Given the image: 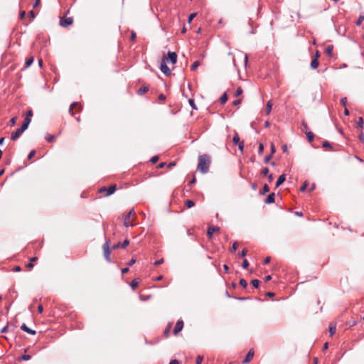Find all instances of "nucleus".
I'll return each mask as SVG.
<instances>
[{
  "label": "nucleus",
  "instance_id": "nucleus-24",
  "mask_svg": "<svg viewBox=\"0 0 364 364\" xmlns=\"http://www.w3.org/2000/svg\"><path fill=\"white\" fill-rule=\"evenodd\" d=\"M336 331V325L332 324V323L330 324V326H329V333H330V335L333 336V334H335Z\"/></svg>",
  "mask_w": 364,
  "mask_h": 364
},
{
  "label": "nucleus",
  "instance_id": "nucleus-13",
  "mask_svg": "<svg viewBox=\"0 0 364 364\" xmlns=\"http://www.w3.org/2000/svg\"><path fill=\"white\" fill-rule=\"evenodd\" d=\"M116 190H117L116 184L110 186L109 187L107 188L105 196H111L112 194H113L115 192Z\"/></svg>",
  "mask_w": 364,
  "mask_h": 364
},
{
  "label": "nucleus",
  "instance_id": "nucleus-53",
  "mask_svg": "<svg viewBox=\"0 0 364 364\" xmlns=\"http://www.w3.org/2000/svg\"><path fill=\"white\" fill-rule=\"evenodd\" d=\"M171 324L170 323L165 329L164 331V334L166 336H168V333H169V331H170V328H171Z\"/></svg>",
  "mask_w": 364,
  "mask_h": 364
},
{
  "label": "nucleus",
  "instance_id": "nucleus-15",
  "mask_svg": "<svg viewBox=\"0 0 364 364\" xmlns=\"http://www.w3.org/2000/svg\"><path fill=\"white\" fill-rule=\"evenodd\" d=\"M148 91H149V86L144 85L137 90V94L139 95H142L145 94L146 92H147Z\"/></svg>",
  "mask_w": 364,
  "mask_h": 364
},
{
  "label": "nucleus",
  "instance_id": "nucleus-58",
  "mask_svg": "<svg viewBox=\"0 0 364 364\" xmlns=\"http://www.w3.org/2000/svg\"><path fill=\"white\" fill-rule=\"evenodd\" d=\"M136 38V33L134 31H132L131 37H130L131 41H135Z\"/></svg>",
  "mask_w": 364,
  "mask_h": 364
},
{
  "label": "nucleus",
  "instance_id": "nucleus-9",
  "mask_svg": "<svg viewBox=\"0 0 364 364\" xmlns=\"http://www.w3.org/2000/svg\"><path fill=\"white\" fill-rule=\"evenodd\" d=\"M21 329L24 331V332H26L27 333L30 334V335H36V331L30 328L29 327H28L25 323H23L21 326Z\"/></svg>",
  "mask_w": 364,
  "mask_h": 364
},
{
  "label": "nucleus",
  "instance_id": "nucleus-4",
  "mask_svg": "<svg viewBox=\"0 0 364 364\" xmlns=\"http://www.w3.org/2000/svg\"><path fill=\"white\" fill-rule=\"evenodd\" d=\"M135 211L134 209L130 210L127 214L125 216L124 220V225L127 228L128 227H132L134 225L133 223L129 222L130 217L132 215H135Z\"/></svg>",
  "mask_w": 364,
  "mask_h": 364
},
{
  "label": "nucleus",
  "instance_id": "nucleus-7",
  "mask_svg": "<svg viewBox=\"0 0 364 364\" xmlns=\"http://www.w3.org/2000/svg\"><path fill=\"white\" fill-rule=\"evenodd\" d=\"M73 18H71V17L61 18L60 21V25L62 27L65 28V27L71 25L73 23Z\"/></svg>",
  "mask_w": 364,
  "mask_h": 364
},
{
  "label": "nucleus",
  "instance_id": "nucleus-16",
  "mask_svg": "<svg viewBox=\"0 0 364 364\" xmlns=\"http://www.w3.org/2000/svg\"><path fill=\"white\" fill-rule=\"evenodd\" d=\"M318 65H319L318 60L316 58H314L311 62L310 67L311 69L315 70V69L318 68Z\"/></svg>",
  "mask_w": 364,
  "mask_h": 364
},
{
  "label": "nucleus",
  "instance_id": "nucleus-35",
  "mask_svg": "<svg viewBox=\"0 0 364 364\" xmlns=\"http://www.w3.org/2000/svg\"><path fill=\"white\" fill-rule=\"evenodd\" d=\"M200 65V62L198 60L195 61L191 65V70H195Z\"/></svg>",
  "mask_w": 364,
  "mask_h": 364
},
{
  "label": "nucleus",
  "instance_id": "nucleus-55",
  "mask_svg": "<svg viewBox=\"0 0 364 364\" xmlns=\"http://www.w3.org/2000/svg\"><path fill=\"white\" fill-rule=\"evenodd\" d=\"M242 102V100L241 99H237V100H235L232 102V105L233 106H237L238 105H240Z\"/></svg>",
  "mask_w": 364,
  "mask_h": 364
},
{
  "label": "nucleus",
  "instance_id": "nucleus-44",
  "mask_svg": "<svg viewBox=\"0 0 364 364\" xmlns=\"http://www.w3.org/2000/svg\"><path fill=\"white\" fill-rule=\"evenodd\" d=\"M268 173H269V168L267 167H265L264 168H263L261 172L262 175L264 176H267Z\"/></svg>",
  "mask_w": 364,
  "mask_h": 364
},
{
  "label": "nucleus",
  "instance_id": "nucleus-6",
  "mask_svg": "<svg viewBox=\"0 0 364 364\" xmlns=\"http://www.w3.org/2000/svg\"><path fill=\"white\" fill-rule=\"evenodd\" d=\"M183 328V321L182 320H178L173 328V334L177 335L179 332L182 331Z\"/></svg>",
  "mask_w": 364,
  "mask_h": 364
},
{
  "label": "nucleus",
  "instance_id": "nucleus-21",
  "mask_svg": "<svg viewBox=\"0 0 364 364\" xmlns=\"http://www.w3.org/2000/svg\"><path fill=\"white\" fill-rule=\"evenodd\" d=\"M306 135L307 139L309 142H311L314 141V134L311 132H310V131L306 132Z\"/></svg>",
  "mask_w": 364,
  "mask_h": 364
},
{
  "label": "nucleus",
  "instance_id": "nucleus-37",
  "mask_svg": "<svg viewBox=\"0 0 364 364\" xmlns=\"http://www.w3.org/2000/svg\"><path fill=\"white\" fill-rule=\"evenodd\" d=\"M237 242H235L232 244V247H230V251L231 252H235L237 250Z\"/></svg>",
  "mask_w": 364,
  "mask_h": 364
},
{
  "label": "nucleus",
  "instance_id": "nucleus-42",
  "mask_svg": "<svg viewBox=\"0 0 364 364\" xmlns=\"http://www.w3.org/2000/svg\"><path fill=\"white\" fill-rule=\"evenodd\" d=\"M138 285V282L136 279H134L130 283V287L134 289Z\"/></svg>",
  "mask_w": 364,
  "mask_h": 364
},
{
  "label": "nucleus",
  "instance_id": "nucleus-63",
  "mask_svg": "<svg viewBox=\"0 0 364 364\" xmlns=\"http://www.w3.org/2000/svg\"><path fill=\"white\" fill-rule=\"evenodd\" d=\"M267 176L268 181L269 183H271L273 181V178H273V175L272 173H270V174H268Z\"/></svg>",
  "mask_w": 364,
  "mask_h": 364
},
{
  "label": "nucleus",
  "instance_id": "nucleus-8",
  "mask_svg": "<svg viewBox=\"0 0 364 364\" xmlns=\"http://www.w3.org/2000/svg\"><path fill=\"white\" fill-rule=\"evenodd\" d=\"M220 230V228L218 226L215 227H209L207 231V237L208 238H211L215 232H218Z\"/></svg>",
  "mask_w": 364,
  "mask_h": 364
},
{
  "label": "nucleus",
  "instance_id": "nucleus-32",
  "mask_svg": "<svg viewBox=\"0 0 364 364\" xmlns=\"http://www.w3.org/2000/svg\"><path fill=\"white\" fill-rule=\"evenodd\" d=\"M31 358V355H22L19 358V360H29Z\"/></svg>",
  "mask_w": 364,
  "mask_h": 364
},
{
  "label": "nucleus",
  "instance_id": "nucleus-3",
  "mask_svg": "<svg viewBox=\"0 0 364 364\" xmlns=\"http://www.w3.org/2000/svg\"><path fill=\"white\" fill-rule=\"evenodd\" d=\"M165 61L170 62L172 64H175L177 62V54L176 52L168 51L167 55L164 59Z\"/></svg>",
  "mask_w": 364,
  "mask_h": 364
},
{
  "label": "nucleus",
  "instance_id": "nucleus-33",
  "mask_svg": "<svg viewBox=\"0 0 364 364\" xmlns=\"http://www.w3.org/2000/svg\"><path fill=\"white\" fill-rule=\"evenodd\" d=\"M251 284L254 287L257 288L260 284V282L259 280L255 279L251 281Z\"/></svg>",
  "mask_w": 364,
  "mask_h": 364
},
{
  "label": "nucleus",
  "instance_id": "nucleus-62",
  "mask_svg": "<svg viewBox=\"0 0 364 364\" xmlns=\"http://www.w3.org/2000/svg\"><path fill=\"white\" fill-rule=\"evenodd\" d=\"M164 262V259H159V260H156L154 264L157 266V265H159V264H161L162 263Z\"/></svg>",
  "mask_w": 364,
  "mask_h": 364
},
{
  "label": "nucleus",
  "instance_id": "nucleus-45",
  "mask_svg": "<svg viewBox=\"0 0 364 364\" xmlns=\"http://www.w3.org/2000/svg\"><path fill=\"white\" fill-rule=\"evenodd\" d=\"M159 160V156H154L153 157H151V159H150V161L151 162V164H156Z\"/></svg>",
  "mask_w": 364,
  "mask_h": 364
},
{
  "label": "nucleus",
  "instance_id": "nucleus-40",
  "mask_svg": "<svg viewBox=\"0 0 364 364\" xmlns=\"http://www.w3.org/2000/svg\"><path fill=\"white\" fill-rule=\"evenodd\" d=\"M240 284L243 287V288H246L247 286V283L246 282V280L245 279H241L240 280Z\"/></svg>",
  "mask_w": 364,
  "mask_h": 364
},
{
  "label": "nucleus",
  "instance_id": "nucleus-41",
  "mask_svg": "<svg viewBox=\"0 0 364 364\" xmlns=\"http://www.w3.org/2000/svg\"><path fill=\"white\" fill-rule=\"evenodd\" d=\"M28 125H27L26 124L23 122V124H21V126L19 129L21 132H24L28 129Z\"/></svg>",
  "mask_w": 364,
  "mask_h": 364
},
{
  "label": "nucleus",
  "instance_id": "nucleus-28",
  "mask_svg": "<svg viewBox=\"0 0 364 364\" xmlns=\"http://www.w3.org/2000/svg\"><path fill=\"white\" fill-rule=\"evenodd\" d=\"M363 20H364V14H361L359 16V17H358V20L356 21L355 24H356L357 26H360V25H361V23H362V22L363 21Z\"/></svg>",
  "mask_w": 364,
  "mask_h": 364
},
{
  "label": "nucleus",
  "instance_id": "nucleus-19",
  "mask_svg": "<svg viewBox=\"0 0 364 364\" xmlns=\"http://www.w3.org/2000/svg\"><path fill=\"white\" fill-rule=\"evenodd\" d=\"M333 45H328L326 48V53L329 55V56H331L332 55V53H333Z\"/></svg>",
  "mask_w": 364,
  "mask_h": 364
},
{
  "label": "nucleus",
  "instance_id": "nucleus-46",
  "mask_svg": "<svg viewBox=\"0 0 364 364\" xmlns=\"http://www.w3.org/2000/svg\"><path fill=\"white\" fill-rule=\"evenodd\" d=\"M247 254V250L243 249L240 252H239L238 256L240 257H244Z\"/></svg>",
  "mask_w": 364,
  "mask_h": 364
},
{
  "label": "nucleus",
  "instance_id": "nucleus-60",
  "mask_svg": "<svg viewBox=\"0 0 364 364\" xmlns=\"http://www.w3.org/2000/svg\"><path fill=\"white\" fill-rule=\"evenodd\" d=\"M282 149L283 152L287 153L288 152V146H287V144L282 145Z\"/></svg>",
  "mask_w": 364,
  "mask_h": 364
},
{
  "label": "nucleus",
  "instance_id": "nucleus-29",
  "mask_svg": "<svg viewBox=\"0 0 364 364\" xmlns=\"http://www.w3.org/2000/svg\"><path fill=\"white\" fill-rule=\"evenodd\" d=\"M363 125H364V121H363V119L360 117L358 118V120L357 122V126H358V127L363 129Z\"/></svg>",
  "mask_w": 364,
  "mask_h": 364
},
{
  "label": "nucleus",
  "instance_id": "nucleus-18",
  "mask_svg": "<svg viewBox=\"0 0 364 364\" xmlns=\"http://www.w3.org/2000/svg\"><path fill=\"white\" fill-rule=\"evenodd\" d=\"M33 60H34V58L33 56L26 58V60L25 63V68L30 67L33 64Z\"/></svg>",
  "mask_w": 364,
  "mask_h": 364
},
{
  "label": "nucleus",
  "instance_id": "nucleus-11",
  "mask_svg": "<svg viewBox=\"0 0 364 364\" xmlns=\"http://www.w3.org/2000/svg\"><path fill=\"white\" fill-rule=\"evenodd\" d=\"M254 356V351L253 350H250L246 355L245 359L242 360L243 364H246L249 363Z\"/></svg>",
  "mask_w": 364,
  "mask_h": 364
},
{
  "label": "nucleus",
  "instance_id": "nucleus-47",
  "mask_svg": "<svg viewBox=\"0 0 364 364\" xmlns=\"http://www.w3.org/2000/svg\"><path fill=\"white\" fill-rule=\"evenodd\" d=\"M322 146L326 148V147H331V144L329 141H323L322 143Z\"/></svg>",
  "mask_w": 364,
  "mask_h": 364
},
{
  "label": "nucleus",
  "instance_id": "nucleus-64",
  "mask_svg": "<svg viewBox=\"0 0 364 364\" xmlns=\"http://www.w3.org/2000/svg\"><path fill=\"white\" fill-rule=\"evenodd\" d=\"M169 364H179V361L176 359H173L170 361Z\"/></svg>",
  "mask_w": 364,
  "mask_h": 364
},
{
  "label": "nucleus",
  "instance_id": "nucleus-14",
  "mask_svg": "<svg viewBox=\"0 0 364 364\" xmlns=\"http://www.w3.org/2000/svg\"><path fill=\"white\" fill-rule=\"evenodd\" d=\"M285 180H286V175L285 174L280 175L276 182L275 188H278L279 186H280L285 181Z\"/></svg>",
  "mask_w": 364,
  "mask_h": 364
},
{
  "label": "nucleus",
  "instance_id": "nucleus-57",
  "mask_svg": "<svg viewBox=\"0 0 364 364\" xmlns=\"http://www.w3.org/2000/svg\"><path fill=\"white\" fill-rule=\"evenodd\" d=\"M31 119L30 117H25L24 118L23 122L25 124H26L27 125L29 126V124L31 123Z\"/></svg>",
  "mask_w": 364,
  "mask_h": 364
},
{
  "label": "nucleus",
  "instance_id": "nucleus-2",
  "mask_svg": "<svg viewBox=\"0 0 364 364\" xmlns=\"http://www.w3.org/2000/svg\"><path fill=\"white\" fill-rule=\"evenodd\" d=\"M102 249H103V255H104L105 259L108 262H112V259L110 258L111 250L109 249V245L108 240H106L105 242L103 244Z\"/></svg>",
  "mask_w": 364,
  "mask_h": 364
},
{
  "label": "nucleus",
  "instance_id": "nucleus-25",
  "mask_svg": "<svg viewBox=\"0 0 364 364\" xmlns=\"http://www.w3.org/2000/svg\"><path fill=\"white\" fill-rule=\"evenodd\" d=\"M77 102H73V103L70 105V107H69V113H70L71 115H73V116L75 114V113H74V112H73V108H74L75 106H77Z\"/></svg>",
  "mask_w": 364,
  "mask_h": 364
},
{
  "label": "nucleus",
  "instance_id": "nucleus-52",
  "mask_svg": "<svg viewBox=\"0 0 364 364\" xmlns=\"http://www.w3.org/2000/svg\"><path fill=\"white\" fill-rule=\"evenodd\" d=\"M272 154H269V155H267L265 156L264 159V162L265 164H267L269 162L270 159H272Z\"/></svg>",
  "mask_w": 364,
  "mask_h": 364
},
{
  "label": "nucleus",
  "instance_id": "nucleus-30",
  "mask_svg": "<svg viewBox=\"0 0 364 364\" xmlns=\"http://www.w3.org/2000/svg\"><path fill=\"white\" fill-rule=\"evenodd\" d=\"M37 260L36 257H33L30 259V262L27 264L28 268H32L33 267V262Z\"/></svg>",
  "mask_w": 364,
  "mask_h": 364
},
{
  "label": "nucleus",
  "instance_id": "nucleus-10",
  "mask_svg": "<svg viewBox=\"0 0 364 364\" xmlns=\"http://www.w3.org/2000/svg\"><path fill=\"white\" fill-rule=\"evenodd\" d=\"M23 132L20 130V129H17L16 131L13 132L11 134V139L13 141L16 140Z\"/></svg>",
  "mask_w": 364,
  "mask_h": 364
},
{
  "label": "nucleus",
  "instance_id": "nucleus-22",
  "mask_svg": "<svg viewBox=\"0 0 364 364\" xmlns=\"http://www.w3.org/2000/svg\"><path fill=\"white\" fill-rule=\"evenodd\" d=\"M232 142L235 144H238L239 143H240V136L238 135V134L237 132H235V134L233 136V138H232Z\"/></svg>",
  "mask_w": 364,
  "mask_h": 364
},
{
  "label": "nucleus",
  "instance_id": "nucleus-43",
  "mask_svg": "<svg viewBox=\"0 0 364 364\" xmlns=\"http://www.w3.org/2000/svg\"><path fill=\"white\" fill-rule=\"evenodd\" d=\"M249 266V262L247 261V259H245L242 262V267L243 269H247Z\"/></svg>",
  "mask_w": 364,
  "mask_h": 364
},
{
  "label": "nucleus",
  "instance_id": "nucleus-59",
  "mask_svg": "<svg viewBox=\"0 0 364 364\" xmlns=\"http://www.w3.org/2000/svg\"><path fill=\"white\" fill-rule=\"evenodd\" d=\"M270 148H271V154H272H272H274L275 153V151H276V149H275V146H274V144H273V143H272V144H271V146H270Z\"/></svg>",
  "mask_w": 364,
  "mask_h": 364
},
{
  "label": "nucleus",
  "instance_id": "nucleus-56",
  "mask_svg": "<svg viewBox=\"0 0 364 364\" xmlns=\"http://www.w3.org/2000/svg\"><path fill=\"white\" fill-rule=\"evenodd\" d=\"M238 149L240 151H243V149H244V142L243 141H241L240 143H239L238 144Z\"/></svg>",
  "mask_w": 364,
  "mask_h": 364
},
{
  "label": "nucleus",
  "instance_id": "nucleus-54",
  "mask_svg": "<svg viewBox=\"0 0 364 364\" xmlns=\"http://www.w3.org/2000/svg\"><path fill=\"white\" fill-rule=\"evenodd\" d=\"M358 139L361 142L364 143V134L363 132H360V133L359 134Z\"/></svg>",
  "mask_w": 364,
  "mask_h": 364
},
{
  "label": "nucleus",
  "instance_id": "nucleus-38",
  "mask_svg": "<svg viewBox=\"0 0 364 364\" xmlns=\"http://www.w3.org/2000/svg\"><path fill=\"white\" fill-rule=\"evenodd\" d=\"M264 151V145L262 143H259V146H258V154H262Z\"/></svg>",
  "mask_w": 364,
  "mask_h": 364
},
{
  "label": "nucleus",
  "instance_id": "nucleus-50",
  "mask_svg": "<svg viewBox=\"0 0 364 364\" xmlns=\"http://www.w3.org/2000/svg\"><path fill=\"white\" fill-rule=\"evenodd\" d=\"M341 103L343 106L346 107L347 104V97H344L341 99Z\"/></svg>",
  "mask_w": 364,
  "mask_h": 364
},
{
  "label": "nucleus",
  "instance_id": "nucleus-26",
  "mask_svg": "<svg viewBox=\"0 0 364 364\" xmlns=\"http://www.w3.org/2000/svg\"><path fill=\"white\" fill-rule=\"evenodd\" d=\"M185 205L188 208H191L194 206L195 203L192 200H186L185 201Z\"/></svg>",
  "mask_w": 364,
  "mask_h": 364
},
{
  "label": "nucleus",
  "instance_id": "nucleus-36",
  "mask_svg": "<svg viewBox=\"0 0 364 364\" xmlns=\"http://www.w3.org/2000/svg\"><path fill=\"white\" fill-rule=\"evenodd\" d=\"M242 92H243V91H242V87H238L237 88V90H236L235 92V97H238V96H240V95H242Z\"/></svg>",
  "mask_w": 364,
  "mask_h": 364
},
{
  "label": "nucleus",
  "instance_id": "nucleus-34",
  "mask_svg": "<svg viewBox=\"0 0 364 364\" xmlns=\"http://www.w3.org/2000/svg\"><path fill=\"white\" fill-rule=\"evenodd\" d=\"M129 244V240L128 239H125L122 243H120V247L124 249Z\"/></svg>",
  "mask_w": 364,
  "mask_h": 364
},
{
  "label": "nucleus",
  "instance_id": "nucleus-39",
  "mask_svg": "<svg viewBox=\"0 0 364 364\" xmlns=\"http://www.w3.org/2000/svg\"><path fill=\"white\" fill-rule=\"evenodd\" d=\"M308 185H309L308 181H305V182L303 183V185L301 186V188H300V191H301V192L305 191H306V188H307V186H308Z\"/></svg>",
  "mask_w": 364,
  "mask_h": 364
},
{
  "label": "nucleus",
  "instance_id": "nucleus-17",
  "mask_svg": "<svg viewBox=\"0 0 364 364\" xmlns=\"http://www.w3.org/2000/svg\"><path fill=\"white\" fill-rule=\"evenodd\" d=\"M269 191V188L267 184H264L262 187V188L259 191V195H264L265 193H268Z\"/></svg>",
  "mask_w": 364,
  "mask_h": 364
},
{
  "label": "nucleus",
  "instance_id": "nucleus-5",
  "mask_svg": "<svg viewBox=\"0 0 364 364\" xmlns=\"http://www.w3.org/2000/svg\"><path fill=\"white\" fill-rule=\"evenodd\" d=\"M160 70L166 75V76H170L171 74V71L170 68L166 65V63L164 60H162L161 65H160Z\"/></svg>",
  "mask_w": 364,
  "mask_h": 364
},
{
  "label": "nucleus",
  "instance_id": "nucleus-48",
  "mask_svg": "<svg viewBox=\"0 0 364 364\" xmlns=\"http://www.w3.org/2000/svg\"><path fill=\"white\" fill-rule=\"evenodd\" d=\"M196 13L191 14L188 16V22L191 23V21L196 17Z\"/></svg>",
  "mask_w": 364,
  "mask_h": 364
},
{
  "label": "nucleus",
  "instance_id": "nucleus-61",
  "mask_svg": "<svg viewBox=\"0 0 364 364\" xmlns=\"http://www.w3.org/2000/svg\"><path fill=\"white\" fill-rule=\"evenodd\" d=\"M136 262V259L132 258L128 263L127 266H132Z\"/></svg>",
  "mask_w": 364,
  "mask_h": 364
},
{
  "label": "nucleus",
  "instance_id": "nucleus-49",
  "mask_svg": "<svg viewBox=\"0 0 364 364\" xmlns=\"http://www.w3.org/2000/svg\"><path fill=\"white\" fill-rule=\"evenodd\" d=\"M203 359V356L198 355L196 358V364H201Z\"/></svg>",
  "mask_w": 364,
  "mask_h": 364
},
{
  "label": "nucleus",
  "instance_id": "nucleus-31",
  "mask_svg": "<svg viewBox=\"0 0 364 364\" xmlns=\"http://www.w3.org/2000/svg\"><path fill=\"white\" fill-rule=\"evenodd\" d=\"M188 103L193 109H197V107L193 99H189Z\"/></svg>",
  "mask_w": 364,
  "mask_h": 364
},
{
  "label": "nucleus",
  "instance_id": "nucleus-12",
  "mask_svg": "<svg viewBox=\"0 0 364 364\" xmlns=\"http://www.w3.org/2000/svg\"><path fill=\"white\" fill-rule=\"evenodd\" d=\"M274 199H275L274 193H271L270 194L268 195V196L264 200V203L266 204H272V203H274Z\"/></svg>",
  "mask_w": 364,
  "mask_h": 364
},
{
  "label": "nucleus",
  "instance_id": "nucleus-51",
  "mask_svg": "<svg viewBox=\"0 0 364 364\" xmlns=\"http://www.w3.org/2000/svg\"><path fill=\"white\" fill-rule=\"evenodd\" d=\"M35 154H36L35 150H32L31 151H30V153L28 155V160L31 159L34 156Z\"/></svg>",
  "mask_w": 364,
  "mask_h": 364
},
{
  "label": "nucleus",
  "instance_id": "nucleus-20",
  "mask_svg": "<svg viewBox=\"0 0 364 364\" xmlns=\"http://www.w3.org/2000/svg\"><path fill=\"white\" fill-rule=\"evenodd\" d=\"M272 108V103L271 101H268L267 103V105H266V108H265V112L267 114H269L271 112Z\"/></svg>",
  "mask_w": 364,
  "mask_h": 364
},
{
  "label": "nucleus",
  "instance_id": "nucleus-1",
  "mask_svg": "<svg viewBox=\"0 0 364 364\" xmlns=\"http://www.w3.org/2000/svg\"><path fill=\"white\" fill-rule=\"evenodd\" d=\"M210 158L207 155H201L198 157V169L203 173H208L210 166Z\"/></svg>",
  "mask_w": 364,
  "mask_h": 364
},
{
  "label": "nucleus",
  "instance_id": "nucleus-27",
  "mask_svg": "<svg viewBox=\"0 0 364 364\" xmlns=\"http://www.w3.org/2000/svg\"><path fill=\"white\" fill-rule=\"evenodd\" d=\"M55 136L54 135H52V134H47L46 136V140L48 142V143H51L53 141H55Z\"/></svg>",
  "mask_w": 364,
  "mask_h": 364
},
{
  "label": "nucleus",
  "instance_id": "nucleus-23",
  "mask_svg": "<svg viewBox=\"0 0 364 364\" xmlns=\"http://www.w3.org/2000/svg\"><path fill=\"white\" fill-rule=\"evenodd\" d=\"M228 101V95L226 92L223 93L220 98V102L221 104H225Z\"/></svg>",
  "mask_w": 364,
  "mask_h": 364
}]
</instances>
